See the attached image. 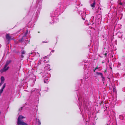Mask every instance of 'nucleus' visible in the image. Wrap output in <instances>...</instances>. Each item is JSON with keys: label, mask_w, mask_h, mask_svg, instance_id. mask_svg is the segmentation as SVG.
Listing matches in <instances>:
<instances>
[{"label": "nucleus", "mask_w": 125, "mask_h": 125, "mask_svg": "<svg viewBox=\"0 0 125 125\" xmlns=\"http://www.w3.org/2000/svg\"><path fill=\"white\" fill-rule=\"evenodd\" d=\"M28 33V31L27 30L26 32L25 33L24 35L22 37L21 39H20L19 40V41L21 42H26L27 41L28 42V40L26 38V36Z\"/></svg>", "instance_id": "1"}, {"label": "nucleus", "mask_w": 125, "mask_h": 125, "mask_svg": "<svg viewBox=\"0 0 125 125\" xmlns=\"http://www.w3.org/2000/svg\"><path fill=\"white\" fill-rule=\"evenodd\" d=\"M25 118L24 117L21 115H20L18 118L17 123H19L23 121H21V120L23 119L24 118Z\"/></svg>", "instance_id": "2"}, {"label": "nucleus", "mask_w": 125, "mask_h": 125, "mask_svg": "<svg viewBox=\"0 0 125 125\" xmlns=\"http://www.w3.org/2000/svg\"><path fill=\"white\" fill-rule=\"evenodd\" d=\"M103 9H102L101 7H99L98 8V11H97V13L98 14L101 15L102 11V10Z\"/></svg>", "instance_id": "3"}, {"label": "nucleus", "mask_w": 125, "mask_h": 125, "mask_svg": "<svg viewBox=\"0 0 125 125\" xmlns=\"http://www.w3.org/2000/svg\"><path fill=\"white\" fill-rule=\"evenodd\" d=\"M6 65H5V66L4 68L2 70H1L0 72L1 73H2L4 72H5L7 71L9 67H7Z\"/></svg>", "instance_id": "4"}, {"label": "nucleus", "mask_w": 125, "mask_h": 125, "mask_svg": "<svg viewBox=\"0 0 125 125\" xmlns=\"http://www.w3.org/2000/svg\"><path fill=\"white\" fill-rule=\"evenodd\" d=\"M10 34H7L6 36V39L8 41H10L12 40L11 36L9 35Z\"/></svg>", "instance_id": "5"}, {"label": "nucleus", "mask_w": 125, "mask_h": 125, "mask_svg": "<svg viewBox=\"0 0 125 125\" xmlns=\"http://www.w3.org/2000/svg\"><path fill=\"white\" fill-rule=\"evenodd\" d=\"M1 82L0 83V86H1V85L3 84L5 80V78L3 76H1L0 78Z\"/></svg>", "instance_id": "6"}, {"label": "nucleus", "mask_w": 125, "mask_h": 125, "mask_svg": "<svg viewBox=\"0 0 125 125\" xmlns=\"http://www.w3.org/2000/svg\"><path fill=\"white\" fill-rule=\"evenodd\" d=\"M17 124L18 125H28L27 124L23 121L19 123H17Z\"/></svg>", "instance_id": "7"}, {"label": "nucleus", "mask_w": 125, "mask_h": 125, "mask_svg": "<svg viewBox=\"0 0 125 125\" xmlns=\"http://www.w3.org/2000/svg\"><path fill=\"white\" fill-rule=\"evenodd\" d=\"M95 0H94L93 3H92V4H91V6L92 8H94L95 7Z\"/></svg>", "instance_id": "8"}, {"label": "nucleus", "mask_w": 125, "mask_h": 125, "mask_svg": "<svg viewBox=\"0 0 125 125\" xmlns=\"http://www.w3.org/2000/svg\"><path fill=\"white\" fill-rule=\"evenodd\" d=\"M59 4L60 5L64 6V2H61L59 3Z\"/></svg>", "instance_id": "9"}, {"label": "nucleus", "mask_w": 125, "mask_h": 125, "mask_svg": "<svg viewBox=\"0 0 125 125\" xmlns=\"http://www.w3.org/2000/svg\"><path fill=\"white\" fill-rule=\"evenodd\" d=\"M22 54H25V52L24 51H22L21 53Z\"/></svg>", "instance_id": "10"}, {"label": "nucleus", "mask_w": 125, "mask_h": 125, "mask_svg": "<svg viewBox=\"0 0 125 125\" xmlns=\"http://www.w3.org/2000/svg\"><path fill=\"white\" fill-rule=\"evenodd\" d=\"M5 85H6V83H4V85H3V87H2V89H4L5 88Z\"/></svg>", "instance_id": "11"}, {"label": "nucleus", "mask_w": 125, "mask_h": 125, "mask_svg": "<svg viewBox=\"0 0 125 125\" xmlns=\"http://www.w3.org/2000/svg\"><path fill=\"white\" fill-rule=\"evenodd\" d=\"M96 73L98 75H99V74L100 75H101V76L102 77V73H98L97 72Z\"/></svg>", "instance_id": "12"}, {"label": "nucleus", "mask_w": 125, "mask_h": 125, "mask_svg": "<svg viewBox=\"0 0 125 125\" xmlns=\"http://www.w3.org/2000/svg\"><path fill=\"white\" fill-rule=\"evenodd\" d=\"M10 62V61H9L7 62L6 64L5 65H6L7 66Z\"/></svg>", "instance_id": "13"}, {"label": "nucleus", "mask_w": 125, "mask_h": 125, "mask_svg": "<svg viewBox=\"0 0 125 125\" xmlns=\"http://www.w3.org/2000/svg\"><path fill=\"white\" fill-rule=\"evenodd\" d=\"M31 54H33L34 55H35V54H36V53L35 52H31Z\"/></svg>", "instance_id": "14"}, {"label": "nucleus", "mask_w": 125, "mask_h": 125, "mask_svg": "<svg viewBox=\"0 0 125 125\" xmlns=\"http://www.w3.org/2000/svg\"><path fill=\"white\" fill-rule=\"evenodd\" d=\"M3 89H1L0 90V94H1L2 92L3 91Z\"/></svg>", "instance_id": "15"}, {"label": "nucleus", "mask_w": 125, "mask_h": 125, "mask_svg": "<svg viewBox=\"0 0 125 125\" xmlns=\"http://www.w3.org/2000/svg\"><path fill=\"white\" fill-rule=\"evenodd\" d=\"M56 10L57 11H60V10H59V9H57Z\"/></svg>", "instance_id": "16"}, {"label": "nucleus", "mask_w": 125, "mask_h": 125, "mask_svg": "<svg viewBox=\"0 0 125 125\" xmlns=\"http://www.w3.org/2000/svg\"><path fill=\"white\" fill-rule=\"evenodd\" d=\"M82 18L83 20H85V18H83V16H82Z\"/></svg>", "instance_id": "17"}, {"label": "nucleus", "mask_w": 125, "mask_h": 125, "mask_svg": "<svg viewBox=\"0 0 125 125\" xmlns=\"http://www.w3.org/2000/svg\"><path fill=\"white\" fill-rule=\"evenodd\" d=\"M54 50H52L51 51V52H54Z\"/></svg>", "instance_id": "18"}, {"label": "nucleus", "mask_w": 125, "mask_h": 125, "mask_svg": "<svg viewBox=\"0 0 125 125\" xmlns=\"http://www.w3.org/2000/svg\"><path fill=\"white\" fill-rule=\"evenodd\" d=\"M107 53H104V55H107Z\"/></svg>", "instance_id": "19"}, {"label": "nucleus", "mask_w": 125, "mask_h": 125, "mask_svg": "<svg viewBox=\"0 0 125 125\" xmlns=\"http://www.w3.org/2000/svg\"><path fill=\"white\" fill-rule=\"evenodd\" d=\"M43 42V43H47V42Z\"/></svg>", "instance_id": "20"}, {"label": "nucleus", "mask_w": 125, "mask_h": 125, "mask_svg": "<svg viewBox=\"0 0 125 125\" xmlns=\"http://www.w3.org/2000/svg\"><path fill=\"white\" fill-rule=\"evenodd\" d=\"M98 68L97 67H96L95 68V70H96V69H98Z\"/></svg>", "instance_id": "21"}, {"label": "nucleus", "mask_w": 125, "mask_h": 125, "mask_svg": "<svg viewBox=\"0 0 125 125\" xmlns=\"http://www.w3.org/2000/svg\"><path fill=\"white\" fill-rule=\"evenodd\" d=\"M1 45L0 44V48L1 47Z\"/></svg>", "instance_id": "22"}, {"label": "nucleus", "mask_w": 125, "mask_h": 125, "mask_svg": "<svg viewBox=\"0 0 125 125\" xmlns=\"http://www.w3.org/2000/svg\"><path fill=\"white\" fill-rule=\"evenodd\" d=\"M95 70H95H95H94V72H95Z\"/></svg>", "instance_id": "23"}, {"label": "nucleus", "mask_w": 125, "mask_h": 125, "mask_svg": "<svg viewBox=\"0 0 125 125\" xmlns=\"http://www.w3.org/2000/svg\"><path fill=\"white\" fill-rule=\"evenodd\" d=\"M110 68L111 69H112V68L111 67H110Z\"/></svg>", "instance_id": "24"}, {"label": "nucleus", "mask_w": 125, "mask_h": 125, "mask_svg": "<svg viewBox=\"0 0 125 125\" xmlns=\"http://www.w3.org/2000/svg\"><path fill=\"white\" fill-rule=\"evenodd\" d=\"M106 72V70H105V72Z\"/></svg>", "instance_id": "25"}, {"label": "nucleus", "mask_w": 125, "mask_h": 125, "mask_svg": "<svg viewBox=\"0 0 125 125\" xmlns=\"http://www.w3.org/2000/svg\"><path fill=\"white\" fill-rule=\"evenodd\" d=\"M80 12H81V11H79V13H80Z\"/></svg>", "instance_id": "26"}, {"label": "nucleus", "mask_w": 125, "mask_h": 125, "mask_svg": "<svg viewBox=\"0 0 125 125\" xmlns=\"http://www.w3.org/2000/svg\"><path fill=\"white\" fill-rule=\"evenodd\" d=\"M37 53L38 54H39V53H38V52H37Z\"/></svg>", "instance_id": "27"}]
</instances>
